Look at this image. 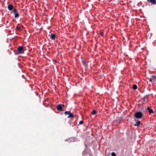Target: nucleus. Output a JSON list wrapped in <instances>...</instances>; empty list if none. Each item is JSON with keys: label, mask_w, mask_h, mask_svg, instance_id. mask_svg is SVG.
<instances>
[{"label": "nucleus", "mask_w": 156, "mask_h": 156, "mask_svg": "<svg viewBox=\"0 0 156 156\" xmlns=\"http://www.w3.org/2000/svg\"><path fill=\"white\" fill-rule=\"evenodd\" d=\"M134 116L136 118L141 119L143 116L142 113L140 112H137L135 113Z\"/></svg>", "instance_id": "1"}, {"label": "nucleus", "mask_w": 156, "mask_h": 156, "mask_svg": "<svg viewBox=\"0 0 156 156\" xmlns=\"http://www.w3.org/2000/svg\"><path fill=\"white\" fill-rule=\"evenodd\" d=\"M23 48L22 46H19L18 48V50L19 53L22 54L24 53Z\"/></svg>", "instance_id": "2"}, {"label": "nucleus", "mask_w": 156, "mask_h": 156, "mask_svg": "<svg viewBox=\"0 0 156 156\" xmlns=\"http://www.w3.org/2000/svg\"><path fill=\"white\" fill-rule=\"evenodd\" d=\"M13 13L15 15V18H16L19 16V15L18 12L17 10L15 9H14L13 11Z\"/></svg>", "instance_id": "3"}, {"label": "nucleus", "mask_w": 156, "mask_h": 156, "mask_svg": "<svg viewBox=\"0 0 156 156\" xmlns=\"http://www.w3.org/2000/svg\"><path fill=\"white\" fill-rule=\"evenodd\" d=\"M22 27L23 26L22 25L20 24H18L16 26V30L18 31H20L21 30Z\"/></svg>", "instance_id": "4"}, {"label": "nucleus", "mask_w": 156, "mask_h": 156, "mask_svg": "<svg viewBox=\"0 0 156 156\" xmlns=\"http://www.w3.org/2000/svg\"><path fill=\"white\" fill-rule=\"evenodd\" d=\"M148 3H151L153 5H156V0H147Z\"/></svg>", "instance_id": "5"}, {"label": "nucleus", "mask_w": 156, "mask_h": 156, "mask_svg": "<svg viewBox=\"0 0 156 156\" xmlns=\"http://www.w3.org/2000/svg\"><path fill=\"white\" fill-rule=\"evenodd\" d=\"M57 109L59 111H62V107L61 104H59L57 107Z\"/></svg>", "instance_id": "6"}, {"label": "nucleus", "mask_w": 156, "mask_h": 156, "mask_svg": "<svg viewBox=\"0 0 156 156\" xmlns=\"http://www.w3.org/2000/svg\"><path fill=\"white\" fill-rule=\"evenodd\" d=\"M147 110L149 114L154 113L153 110L151 108L149 107H147Z\"/></svg>", "instance_id": "7"}, {"label": "nucleus", "mask_w": 156, "mask_h": 156, "mask_svg": "<svg viewBox=\"0 0 156 156\" xmlns=\"http://www.w3.org/2000/svg\"><path fill=\"white\" fill-rule=\"evenodd\" d=\"M7 8L9 11H12L13 8V6L12 5H8Z\"/></svg>", "instance_id": "8"}, {"label": "nucleus", "mask_w": 156, "mask_h": 156, "mask_svg": "<svg viewBox=\"0 0 156 156\" xmlns=\"http://www.w3.org/2000/svg\"><path fill=\"white\" fill-rule=\"evenodd\" d=\"M56 37L55 34H51L50 36L51 38L53 40H55Z\"/></svg>", "instance_id": "9"}, {"label": "nucleus", "mask_w": 156, "mask_h": 156, "mask_svg": "<svg viewBox=\"0 0 156 156\" xmlns=\"http://www.w3.org/2000/svg\"><path fill=\"white\" fill-rule=\"evenodd\" d=\"M151 78L154 82L156 81V76H152Z\"/></svg>", "instance_id": "10"}, {"label": "nucleus", "mask_w": 156, "mask_h": 156, "mask_svg": "<svg viewBox=\"0 0 156 156\" xmlns=\"http://www.w3.org/2000/svg\"><path fill=\"white\" fill-rule=\"evenodd\" d=\"M140 123V121H137L136 122V123L134 124L135 126H139Z\"/></svg>", "instance_id": "11"}, {"label": "nucleus", "mask_w": 156, "mask_h": 156, "mask_svg": "<svg viewBox=\"0 0 156 156\" xmlns=\"http://www.w3.org/2000/svg\"><path fill=\"white\" fill-rule=\"evenodd\" d=\"M74 117V115L72 113H70V114H69V116H68V118H73Z\"/></svg>", "instance_id": "12"}, {"label": "nucleus", "mask_w": 156, "mask_h": 156, "mask_svg": "<svg viewBox=\"0 0 156 156\" xmlns=\"http://www.w3.org/2000/svg\"><path fill=\"white\" fill-rule=\"evenodd\" d=\"M133 90H136L137 88V86L135 84H134L133 85Z\"/></svg>", "instance_id": "13"}, {"label": "nucleus", "mask_w": 156, "mask_h": 156, "mask_svg": "<svg viewBox=\"0 0 156 156\" xmlns=\"http://www.w3.org/2000/svg\"><path fill=\"white\" fill-rule=\"evenodd\" d=\"M96 113V111L95 110H93L92 112V114L93 115H95Z\"/></svg>", "instance_id": "14"}, {"label": "nucleus", "mask_w": 156, "mask_h": 156, "mask_svg": "<svg viewBox=\"0 0 156 156\" xmlns=\"http://www.w3.org/2000/svg\"><path fill=\"white\" fill-rule=\"evenodd\" d=\"M70 112L69 111H66L65 112V114L66 115H69V114H70Z\"/></svg>", "instance_id": "15"}, {"label": "nucleus", "mask_w": 156, "mask_h": 156, "mask_svg": "<svg viewBox=\"0 0 156 156\" xmlns=\"http://www.w3.org/2000/svg\"><path fill=\"white\" fill-rule=\"evenodd\" d=\"M111 155L112 156H116V155L114 152H112L111 153Z\"/></svg>", "instance_id": "16"}, {"label": "nucleus", "mask_w": 156, "mask_h": 156, "mask_svg": "<svg viewBox=\"0 0 156 156\" xmlns=\"http://www.w3.org/2000/svg\"><path fill=\"white\" fill-rule=\"evenodd\" d=\"M100 35L102 36H103L104 35V32L103 31H101L100 34Z\"/></svg>", "instance_id": "17"}, {"label": "nucleus", "mask_w": 156, "mask_h": 156, "mask_svg": "<svg viewBox=\"0 0 156 156\" xmlns=\"http://www.w3.org/2000/svg\"><path fill=\"white\" fill-rule=\"evenodd\" d=\"M83 123V121H81L79 122V124H82Z\"/></svg>", "instance_id": "18"}, {"label": "nucleus", "mask_w": 156, "mask_h": 156, "mask_svg": "<svg viewBox=\"0 0 156 156\" xmlns=\"http://www.w3.org/2000/svg\"><path fill=\"white\" fill-rule=\"evenodd\" d=\"M145 99L146 98L145 97H144L143 98V100L144 101H145Z\"/></svg>", "instance_id": "19"}, {"label": "nucleus", "mask_w": 156, "mask_h": 156, "mask_svg": "<svg viewBox=\"0 0 156 156\" xmlns=\"http://www.w3.org/2000/svg\"><path fill=\"white\" fill-rule=\"evenodd\" d=\"M149 81L151 82H153L151 78L150 79Z\"/></svg>", "instance_id": "20"}]
</instances>
